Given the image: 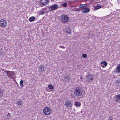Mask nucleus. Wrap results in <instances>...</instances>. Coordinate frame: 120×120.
Here are the masks:
<instances>
[{"label":"nucleus","mask_w":120,"mask_h":120,"mask_svg":"<svg viewBox=\"0 0 120 120\" xmlns=\"http://www.w3.org/2000/svg\"><path fill=\"white\" fill-rule=\"evenodd\" d=\"M74 94L77 97L83 96L85 93L84 90L82 87H76L74 89Z\"/></svg>","instance_id":"f257e3e1"},{"label":"nucleus","mask_w":120,"mask_h":120,"mask_svg":"<svg viewBox=\"0 0 120 120\" xmlns=\"http://www.w3.org/2000/svg\"><path fill=\"white\" fill-rule=\"evenodd\" d=\"M61 20L64 23H67L69 21V18L68 16L65 14H63L61 16Z\"/></svg>","instance_id":"f03ea898"},{"label":"nucleus","mask_w":120,"mask_h":120,"mask_svg":"<svg viewBox=\"0 0 120 120\" xmlns=\"http://www.w3.org/2000/svg\"><path fill=\"white\" fill-rule=\"evenodd\" d=\"M43 111L44 114L46 115L50 114L51 112V109L48 107H45Z\"/></svg>","instance_id":"7ed1b4c3"},{"label":"nucleus","mask_w":120,"mask_h":120,"mask_svg":"<svg viewBox=\"0 0 120 120\" xmlns=\"http://www.w3.org/2000/svg\"><path fill=\"white\" fill-rule=\"evenodd\" d=\"M86 79L87 81L91 82L93 79V75L89 73H87L86 74Z\"/></svg>","instance_id":"20e7f679"},{"label":"nucleus","mask_w":120,"mask_h":120,"mask_svg":"<svg viewBox=\"0 0 120 120\" xmlns=\"http://www.w3.org/2000/svg\"><path fill=\"white\" fill-rule=\"evenodd\" d=\"M7 25V22L4 19H1L0 20V26L2 27H4Z\"/></svg>","instance_id":"39448f33"},{"label":"nucleus","mask_w":120,"mask_h":120,"mask_svg":"<svg viewBox=\"0 0 120 120\" xmlns=\"http://www.w3.org/2000/svg\"><path fill=\"white\" fill-rule=\"evenodd\" d=\"M59 8L58 6L56 4H54L49 7V10L50 11L55 10Z\"/></svg>","instance_id":"423d86ee"},{"label":"nucleus","mask_w":120,"mask_h":120,"mask_svg":"<svg viewBox=\"0 0 120 120\" xmlns=\"http://www.w3.org/2000/svg\"><path fill=\"white\" fill-rule=\"evenodd\" d=\"M2 70L7 74L8 77L9 78H11L12 77V74L13 73V72L8 71L2 69Z\"/></svg>","instance_id":"0eeeda50"},{"label":"nucleus","mask_w":120,"mask_h":120,"mask_svg":"<svg viewBox=\"0 0 120 120\" xmlns=\"http://www.w3.org/2000/svg\"><path fill=\"white\" fill-rule=\"evenodd\" d=\"M45 68L44 66L41 65H40L39 67L38 68V71L40 72L43 73L45 71Z\"/></svg>","instance_id":"6e6552de"},{"label":"nucleus","mask_w":120,"mask_h":120,"mask_svg":"<svg viewBox=\"0 0 120 120\" xmlns=\"http://www.w3.org/2000/svg\"><path fill=\"white\" fill-rule=\"evenodd\" d=\"M64 105L66 106L67 107H71L72 105V103L69 100L67 101L65 103Z\"/></svg>","instance_id":"1a4fd4ad"},{"label":"nucleus","mask_w":120,"mask_h":120,"mask_svg":"<svg viewBox=\"0 0 120 120\" xmlns=\"http://www.w3.org/2000/svg\"><path fill=\"white\" fill-rule=\"evenodd\" d=\"M65 33L66 34H69L71 32V30L70 27H67L65 28L64 30Z\"/></svg>","instance_id":"9d476101"},{"label":"nucleus","mask_w":120,"mask_h":120,"mask_svg":"<svg viewBox=\"0 0 120 120\" xmlns=\"http://www.w3.org/2000/svg\"><path fill=\"white\" fill-rule=\"evenodd\" d=\"M115 101L116 102H120V94H118L115 96Z\"/></svg>","instance_id":"9b49d317"},{"label":"nucleus","mask_w":120,"mask_h":120,"mask_svg":"<svg viewBox=\"0 0 120 120\" xmlns=\"http://www.w3.org/2000/svg\"><path fill=\"white\" fill-rule=\"evenodd\" d=\"M64 79L65 81L68 82L70 80V76L69 75H66L64 76Z\"/></svg>","instance_id":"f8f14e48"},{"label":"nucleus","mask_w":120,"mask_h":120,"mask_svg":"<svg viewBox=\"0 0 120 120\" xmlns=\"http://www.w3.org/2000/svg\"><path fill=\"white\" fill-rule=\"evenodd\" d=\"M114 71L117 73H119L120 72V64L117 65V68L115 69Z\"/></svg>","instance_id":"ddd939ff"},{"label":"nucleus","mask_w":120,"mask_h":120,"mask_svg":"<svg viewBox=\"0 0 120 120\" xmlns=\"http://www.w3.org/2000/svg\"><path fill=\"white\" fill-rule=\"evenodd\" d=\"M101 66L103 68L105 67L107 65V63L105 61L102 62L101 63Z\"/></svg>","instance_id":"4468645a"},{"label":"nucleus","mask_w":120,"mask_h":120,"mask_svg":"<svg viewBox=\"0 0 120 120\" xmlns=\"http://www.w3.org/2000/svg\"><path fill=\"white\" fill-rule=\"evenodd\" d=\"M83 9L82 12L83 13H87L90 11V9L88 8H83Z\"/></svg>","instance_id":"2eb2a0df"},{"label":"nucleus","mask_w":120,"mask_h":120,"mask_svg":"<svg viewBox=\"0 0 120 120\" xmlns=\"http://www.w3.org/2000/svg\"><path fill=\"white\" fill-rule=\"evenodd\" d=\"M23 101L22 100L20 101H18L16 103L17 105L19 106H20L22 105L23 104Z\"/></svg>","instance_id":"dca6fc26"},{"label":"nucleus","mask_w":120,"mask_h":120,"mask_svg":"<svg viewBox=\"0 0 120 120\" xmlns=\"http://www.w3.org/2000/svg\"><path fill=\"white\" fill-rule=\"evenodd\" d=\"M47 2H40V4H41L44 6H46L49 3V0H47Z\"/></svg>","instance_id":"f3484780"},{"label":"nucleus","mask_w":120,"mask_h":120,"mask_svg":"<svg viewBox=\"0 0 120 120\" xmlns=\"http://www.w3.org/2000/svg\"><path fill=\"white\" fill-rule=\"evenodd\" d=\"M102 6L100 4H97L96 6L94 7V9L97 10L98 9L101 8Z\"/></svg>","instance_id":"a211bd4d"},{"label":"nucleus","mask_w":120,"mask_h":120,"mask_svg":"<svg viewBox=\"0 0 120 120\" xmlns=\"http://www.w3.org/2000/svg\"><path fill=\"white\" fill-rule=\"evenodd\" d=\"M75 105L76 106L79 107L81 105V103L80 102L76 101L74 103Z\"/></svg>","instance_id":"6ab92c4d"},{"label":"nucleus","mask_w":120,"mask_h":120,"mask_svg":"<svg viewBox=\"0 0 120 120\" xmlns=\"http://www.w3.org/2000/svg\"><path fill=\"white\" fill-rule=\"evenodd\" d=\"M35 17L34 16H32L30 17L29 19V20L30 22H32L35 20Z\"/></svg>","instance_id":"aec40b11"},{"label":"nucleus","mask_w":120,"mask_h":120,"mask_svg":"<svg viewBox=\"0 0 120 120\" xmlns=\"http://www.w3.org/2000/svg\"><path fill=\"white\" fill-rule=\"evenodd\" d=\"M48 87L50 89H53L55 88V87L52 84L48 85Z\"/></svg>","instance_id":"412c9836"},{"label":"nucleus","mask_w":120,"mask_h":120,"mask_svg":"<svg viewBox=\"0 0 120 120\" xmlns=\"http://www.w3.org/2000/svg\"><path fill=\"white\" fill-rule=\"evenodd\" d=\"M23 81L22 80H21L20 82V84L21 86L22 87H23L24 86V85L23 84Z\"/></svg>","instance_id":"4be33fe9"},{"label":"nucleus","mask_w":120,"mask_h":120,"mask_svg":"<svg viewBox=\"0 0 120 120\" xmlns=\"http://www.w3.org/2000/svg\"><path fill=\"white\" fill-rule=\"evenodd\" d=\"M120 82V81L119 80H117L116 81V86H118L119 85Z\"/></svg>","instance_id":"5701e85b"},{"label":"nucleus","mask_w":120,"mask_h":120,"mask_svg":"<svg viewBox=\"0 0 120 120\" xmlns=\"http://www.w3.org/2000/svg\"><path fill=\"white\" fill-rule=\"evenodd\" d=\"M82 57L84 58H86L87 57V55L86 54H82Z\"/></svg>","instance_id":"b1692460"},{"label":"nucleus","mask_w":120,"mask_h":120,"mask_svg":"<svg viewBox=\"0 0 120 120\" xmlns=\"http://www.w3.org/2000/svg\"><path fill=\"white\" fill-rule=\"evenodd\" d=\"M10 114L9 113H8V114L7 115V119H10Z\"/></svg>","instance_id":"393cba45"},{"label":"nucleus","mask_w":120,"mask_h":120,"mask_svg":"<svg viewBox=\"0 0 120 120\" xmlns=\"http://www.w3.org/2000/svg\"><path fill=\"white\" fill-rule=\"evenodd\" d=\"M67 4H68L67 3L65 2V3H64L62 5H63V7H66L67 6Z\"/></svg>","instance_id":"a878e982"},{"label":"nucleus","mask_w":120,"mask_h":120,"mask_svg":"<svg viewBox=\"0 0 120 120\" xmlns=\"http://www.w3.org/2000/svg\"><path fill=\"white\" fill-rule=\"evenodd\" d=\"M85 5V4H82L80 5L79 6V7L80 8H84V5Z\"/></svg>","instance_id":"bb28decb"},{"label":"nucleus","mask_w":120,"mask_h":120,"mask_svg":"<svg viewBox=\"0 0 120 120\" xmlns=\"http://www.w3.org/2000/svg\"><path fill=\"white\" fill-rule=\"evenodd\" d=\"M3 95V92L1 91H0V98Z\"/></svg>","instance_id":"cd10ccee"},{"label":"nucleus","mask_w":120,"mask_h":120,"mask_svg":"<svg viewBox=\"0 0 120 120\" xmlns=\"http://www.w3.org/2000/svg\"><path fill=\"white\" fill-rule=\"evenodd\" d=\"M47 0H41V1L40 2H47Z\"/></svg>","instance_id":"c85d7f7f"},{"label":"nucleus","mask_w":120,"mask_h":120,"mask_svg":"<svg viewBox=\"0 0 120 120\" xmlns=\"http://www.w3.org/2000/svg\"><path fill=\"white\" fill-rule=\"evenodd\" d=\"M59 47L60 48H65V47L63 46H59Z\"/></svg>","instance_id":"c756f323"},{"label":"nucleus","mask_w":120,"mask_h":120,"mask_svg":"<svg viewBox=\"0 0 120 120\" xmlns=\"http://www.w3.org/2000/svg\"><path fill=\"white\" fill-rule=\"evenodd\" d=\"M40 14L43 15V14H44V12L43 11H41L40 12Z\"/></svg>","instance_id":"7c9ffc66"},{"label":"nucleus","mask_w":120,"mask_h":120,"mask_svg":"<svg viewBox=\"0 0 120 120\" xmlns=\"http://www.w3.org/2000/svg\"><path fill=\"white\" fill-rule=\"evenodd\" d=\"M84 5V8H87V6L85 4V5Z\"/></svg>","instance_id":"2f4dec72"},{"label":"nucleus","mask_w":120,"mask_h":120,"mask_svg":"<svg viewBox=\"0 0 120 120\" xmlns=\"http://www.w3.org/2000/svg\"><path fill=\"white\" fill-rule=\"evenodd\" d=\"M75 11H78L79 12L80 11L79 10H75Z\"/></svg>","instance_id":"473e14b6"},{"label":"nucleus","mask_w":120,"mask_h":120,"mask_svg":"<svg viewBox=\"0 0 120 120\" xmlns=\"http://www.w3.org/2000/svg\"><path fill=\"white\" fill-rule=\"evenodd\" d=\"M1 52L0 51V55H1Z\"/></svg>","instance_id":"72a5a7b5"},{"label":"nucleus","mask_w":120,"mask_h":120,"mask_svg":"<svg viewBox=\"0 0 120 120\" xmlns=\"http://www.w3.org/2000/svg\"><path fill=\"white\" fill-rule=\"evenodd\" d=\"M70 4H71L72 3H71V2H69V3Z\"/></svg>","instance_id":"f704fd0d"},{"label":"nucleus","mask_w":120,"mask_h":120,"mask_svg":"<svg viewBox=\"0 0 120 120\" xmlns=\"http://www.w3.org/2000/svg\"><path fill=\"white\" fill-rule=\"evenodd\" d=\"M110 120H112V119H110Z\"/></svg>","instance_id":"c9c22d12"},{"label":"nucleus","mask_w":120,"mask_h":120,"mask_svg":"<svg viewBox=\"0 0 120 120\" xmlns=\"http://www.w3.org/2000/svg\"><path fill=\"white\" fill-rule=\"evenodd\" d=\"M85 0L87 1V0Z\"/></svg>","instance_id":"e433bc0d"}]
</instances>
